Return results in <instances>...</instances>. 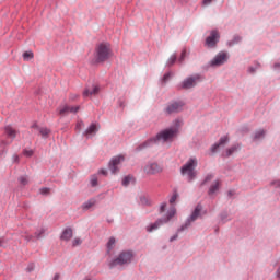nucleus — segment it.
Here are the masks:
<instances>
[{
  "mask_svg": "<svg viewBox=\"0 0 280 280\" xmlns=\"http://www.w3.org/2000/svg\"><path fill=\"white\" fill-rule=\"evenodd\" d=\"M180 119H175L174 127L163 129L162 131L158 132L154 137L147 139L144 142L136 147L135 152H141L148 148H152V145L159 143V141H164L165 143H167V141H172V139L178 137Z\"/></svg>",
  "mask_w": 280,
  "mask_h": 280,
  "instance_id": "1",
  "label": "nucleus"
},
{
  "mask_svg": "<svg viewBox=\"0 0 280 280\" xmlns=\"http://www.w3.org/2000/svg\"><path fill=\"white\" fill-rule=\"evenodd\" d=\"M113 57V49H110L109 43H100L95 47L94 60L93 65H102L106 62V60H110Z\"/></svg>",
  "mask_w": 280,
  "mask_h": 280,
  "instance_id": "2",
  "label": "nucleus"
},
{
  "mask_svg": "<svg viewBox=\"0 0 280 280\" xmlns=\"http://www.w3.org/2000/svg\"><path fill=\"white\" fill-rule=\"evenodd\" d=\"M135 260V252L128 249L119 253L118 257L112 259L108 264L109 268H116V266H130V262Z\"/></svg>",
  "mask_w": 280,
  "mask_h": 280,
  "instance_id": "3",
  "label": "nucleus"
},
{
  "mask_svg": "<svg viewBox=\"0 0 280 280\" xmlns=\"http://www.w3.org/2000/svg\"><path fill=\"white\" fill-rule=\"evenodd\" d=\"M203 215H207V210H202V203L199 202L195 207L194 211L187 218L185 223L180 225V228L177 230V233H183L186 229H189L191 226V222H196L198 218H202Z\"/></svg>",
  "mask_w": 280,
  "mask_h": 280,
  "instance_id": "4",
  "label": "nucleus"
},
{
  "mask_svg": "<svg viewBox=\"0 0 280 280\" xmlns=\"http://www.w3.org/2000/svg\"><path fill=\"white\" fill-rule=\"evenodd\" d=\"M196 167H198V161L194 158H190L187 163H185L180 167V174L185 176L187 174L188 183H194L196 180V177L198 176V173L196 172Z\"/></svg>",
  "mask_w": 280,
  "mask_h": 280,
  "instance_id": "5",
  "label": "nucleus"
},
{
  "mask_svg": "<svg viewBox=\"0 0 280 280\" xmlns=\"http://www.w3.org/2000/svg\"><path fill=\"white\" fill-rule=\"evenodd\" d=\"M185 108V101L173 100L166 104L163 109L164 115H178V113H183Z\"/></svg>",
  "mask_w": 280,
  "mask_h": 280,
  "instance_id": "6",
  "label": "nucleus"
},
{
  "mask_svg": "<svg viewBox=\"0 0 280 280\" xmlns=\"http://www.w3.org/2000/svg\"><path fill=\"white\" fill-rule=\"evenodd\" d=\"M202 80H205V75L202 74H195V75L188 77L180 83L178 89H183L184 91L194 89V86H196L198 82H202Z\"/></svg>",
  "mask_w": 280,
  "mask_h": 280,
  "instance_id": "7",
  "label": "nucleus"
},
{
  "mask_svg": "<svg viewBox=\"0 0 280 280\" xmlns=\"http://www.w3.org/2000/svg\"><path fill=\"white\" fill-rule=\"evenodd\" d=\"M125 161L126 156H124L122 154L112 158L108 162V170L112 172V174H119V165H121V163H124Z\"/></svg>",
  "mask_w": 280,
  "mask_h": 280,
  "instance_id": "8",
  "label": "nucleus"
},
{
  "mask_svg": "<svg viewBox=\"0 0 280 280\" xmlns=\"http://www.w3.org/2000/svg\"><path fill=\"white\" fill-rule=\"evenodd\" d=\"M219 43H220V32L218 30H212L210 32V35L206 38L205 47H208L209 49H213L218 47Z\"/></svg>",
  "mask_w": 280,
  "mask_h": 280,
  "instance_id": "9",
  "label": "nucleus"
},
{
  "mask_svg": "<svg viewBox=\"0 0 280 280\" xmlns=\"http://www.w3.org/2000/svg\"><path fill=\"white\" fill-rule=\"evenodd\" d=\"M144 172L145 174H148L149 176H154L156 174H161V172H163V166H161L159 163L156 162H152L149 163L144 166Z\"/></svg>",
  "mask_w": 280,
  "mask_h": 280,
  "instance_id": "10",
  "label": "nucleus"
},
{
  "mask_svg": "<svg viewBox=\"0 0 280 280\" xmlns=\"http://www.w3.org/2000/svg\"><path fill=\"white\" fill-rule=\"evenodd\" d=\"M229 60V55L225 51H220L211 61L210 67H222Z\"/></svg>",
  "mask_w": 280,
  "mask_h": 280,
  "instance_id": "11",
  "label": "nucleus"
},
{
  "mask_svg": "<svg viewBox=\"0 0 280 280\" xmlns=\"http://www.w3.org/2000/svg\"><path fill=\"white\" fill-rule=\"evenodd\" d=\"M229 140H230L229 136L221 137L218 142L211 145L210 148L211 154H215V152H218V150H220L222 145H226V143H229Z\"/></svg>",
  "mask_w": 280,
  "mask_h": 280,
  "instance_id": "12",
  "label": "nucleus"
},
{
  "mask_svg": "<svg viewBox=\"0 0 280 280\" xmlns=\"http://www.w3.org/2000/svg\"><path fill=\"white\" fill-rule=\"evenodd\" d=\"M242 150L241 143H235L232 147L228 148L224 153H222L223 159H229L235 154V152H240Z\"/></svg>",
  "mask_w": 280,
  "mask_h": 280,
  "instance_id": "13",
  "label": "nucleus"
},
{
  "mask_svg": "<svg viewBox=\"0 0 280 280\" xmlns=\"http://www.w3.org/2000/svg\"><path fill=\"white\" fill-rule=\"evenodd\" d=\"M73 237V229L70 226L66 228L60 235L61 242H69Z\"/></svg>",
  "mask_w": 280,
  "mask_h": 280,
  "instance_id": "14",
  "label": "nucleus"
},
{
  "mask_svg": "<svg viewBox=\"0 0 280 280\" xmlns=\"http://www.w3.org/2000/svg\"><path fill=\"white\" fill-rule=\"evenodd\" d=\"M130 183H131V185L137 184V178L132 174L126 175L121 180L122 187H128L130 185Z\"/></svg>",
  "mask_w": 280,
  "mask_h": 280,
  "instance_id": "15",
  "label": "nucleus"
},
{
  "mask_svg": "<svg viewBox=\"0 0 280 280\" xmlns=\"http://www.w3.org/2000/svg\"><path fill=\"white\" fill-rule=\"evenodd\" d=\"M165 222L162 219H158L154 223H150L147 226L148 233H152V231H156V229H160V226H163Z\"/></svg>",
  "mask_w": 280,
  "mask_h": 280,
  "instance_id": "16",
  "label": "nucleus"
},
{
  "mask_svg": "<svg viewBox=\"0 0 280 280\" xmlns=\"http://www.w3.org/2000/svg\"><path fill=\"white\" fill-rule=\"evenodd\" d=\"M98 128H97V125L95 124V122H92L91 125H90V128H88L84 132H83V135H84V137H91V135H97V132H98Z\"/></svg>",
  "mask_w": 280,
  "mask_h": 280,
  "instance_id": "17",
  "label": "nucleus"
},
{
  "mask_svg": "<svg viewBox=\"0 0 280 280\" xmlns=\"http://www.w3.org/2000/svg\"><path fill=\"white\" fill-rule=\"evenodd\" d=\"M217 191H220V179H217L209 188L208 196H213V194H217Z\"/></svg>",
  "mask_w": 280,
  "mask_h": 280,
  "instance_id": "18",
  "label": "nucleus"
},
{
  "mask_svg": "<svg viewBox=\"0 0 280 280\" xmlns=\"http://www.w3.org/2000/svg\"><path fill=\"white\" fill-rule=\"evenodd\" d=\"M178 60V56L176 55V52H174L173 55H171V57L168 58V60L166 61L165 67L167 69H172V67H174L176 65V61Z\"/></svg>",
  "mask_w": 280,
  "mask_h": 280,
  "instance_id": "19",
  "label": "nucleus"
},
{
  "mask_svg": "<svg viewBox=\"0 0 280 280\" xmlns=\"http://www.w3.org/2000/svg\"><path fill=\"white\" fill-rule=\"evenodd\" d=\"M4 132L10 139H16V130L12 126L4 127Z\"/></svg>",
  "mask_w": 280,
  "mask_h": 280,
  "instance_id": "20",
  "label": "nucleus"
},
{
  "mask_svg": "<svg viewBox=\"0 0 280 280\" xmlns=\"http://www.w3.org/2000/svg\"><path fill=\"white\" fill-rule=\"evenodd\" d=\"M100 93V86L95 85L93 90L85 89L83 91V97H90V95H97Z\"/></svg>",
  "mask_w": 280,
  "mask_h": 280,
  "instance_id": "21",
  "label": "nucleus"
},
{
  "mask_svg": "<svg viewBox=\"0 0 280 280\" xmlns=\"http://www.w3.org/2000/svg\"><path fill=\"white\" fill-rule=\"evenodd\" d=\"M174 215H176V208H172L171 210H168L166 213V218L161 219L163 220L164 224H167V222H170V220H172Z\"/></svg>",
  "mask_w": 280,
  "mask_h": 280,
  "instance_id": "22",
  "label": "nucleus"
},
{
  "mask_svg": "<svg viewBox=\"0 0 280 280\" xmlns=\"http://www.w3.org/2000/svg\"><path fill=\"white\" fill-rule=\"evenodd\" d=\"M97 200L95 199H90L88 201H85L83 205H82V209L83 211H89V209H91L92 207H95Z\"/></svg>",
  "mask_w": 280,
  "mask_h": 280,
  "instance_id": "23",
  "label": "nucleus"
},
{
  "mask_svg": "<svg viewBox=\"0 0 280 280\" xmlns=\"http://www.w3.org/2000/svg\"><path fill=\"white\" fill-rule=\"evenodd\" d=\"M39 135H42L43 139H49V136L51 135V129L47 127H40Z\"/></svg>",
  "mask_w": 280,
  "mask_h": 280,
  "instance_id": "24",
  "label": "nucleus"
},
{
  "mask_svg": "<svg viewBox=\"0 0 280 280\" xmlns=\"http://www.w3.org/2000/svg\"><path fill=\"white\" fill-rule=\"evenodd\" d=\"M264 137H266V130L260 129V130L255 132V135L253 137V141H259V139H264Z\"/></svg>",
  "mask_w": 280,
  "mask_h": 280,
  "instance_id": "25",
  "label": "nucleus"
},
{
  "mask_svg": "<svg viewBox=\"0 0 280 280\" xmlns=\"http://www.w3.org/2000/svg\"><path fill=\"white\" fill-rule=\"evenodd\" d=\"M237 43H242V36L234 35L232 40L228 42V47H233L234 45H237Z\"/></svg>",
  "mask_w": 280,
  "mask_h": 280,
  "instance_id": "26",
  "label": "nucleus"
},
{
  "mask_svg": "<svg viewBox=\"0 0 280 280\" xmlns=\"http://www.w3.org/2000/svg\"><path fill=\"white\" fill-rule=\"evenodd\" d=\"M115 242H116L115 237L110 236L106 244L107 253H110V250L115 248Z\"/></svg>",
  "mask_w": 280,
  "mask_h": 280,
  "instance_id": "27",
  "label": "nucleus"
},
{
  "mask_svg": "<svg viewBox=\"0 0 280 280\" xmlns=\"http://www.w3.org/2000/svg\"><path fill=\"white\" fill-rule=\"evenodd\" d=\"M185 58H187V48H183L180 56L177 59V62H179V65H183L185 62Z\"/></svg>",
  "mask_w": 280,
  "mask_h": 280,
  "instance_id": "28",
  "label": "nucleus"
},
{
  "mask_svg": "<svg viewBox=\"0 0 280 280\" xmlns=\"http://www.w3.org/2000/svg\"><path fill=\"white\" fill-rule=\"evenodd\" d=\"M176 200H178V189L174 188L173 195L170 198L168 202H170V205H174V202H176Z\"/></svg>",
  "mask_w": 280,
  "mask_h": 280,
  "instance_id": "29",
  "label": "nucleus"
},
{
  "mask_svg": "<svg viewBox=\"0 0 280 280\" xmlns=\"http://www.w3.org/2000/svg\"><path fill=\"white\" fill-rule=\"evenodd\" d=\"M140 202L141 205H143L144 207H152V201H150V198L145 197V196H141L140 197Z\"/></svg>",
  "mask_w": 280,
  "mask_h": 280,
  "instance_id": "30",
  "label": "nucleus"
},
{
  "mask_svg": "<svg viewBox=\"0 0 280 280\" xmlns=\"http://www.w3.org/2000/svg\"><path fill=\"white\" fill-rule=\"evenodd\" d=\"M257 69H261V63H259L258 61H255L254 66H250L248 68V73H255V71H257Z\"/></svg>",
  "mask_w": 280,
  "mask_h": 280,
  "instance_id": "31",
  "label": "nucleus"
},
{
  "mask_svg": "<svg viewBox=\"0 0 280 280\" xmlns=\"http://www.w3.org/2000/svg\"><path fill=\"white\" fill-rule=\"evenodd\" d=\"M58 115H60V117H65L66 115H69V105H65L63 107H61L58 110Z\"/></svg>",
  "mask_w": 280,
  "mask_h": 280,
  "instance_id": "32",
  "label": "nucleus"
},
{
  "mask_svg": "<svg viewBox=\"0 0 280 280\" xmlns=\"http://www.w3.org/2000/svg\"><path fill=\"white\" fill-rule=\"evenodd\" d=\"M23 60H32L34 58V52L32 50L23 52Z\"/></svg>",
  "mask_w": 280,
  "mask_h": 280,
  "instance_id": "33",
  "label": "nucleus"
},
{
  "mask_svg": "<svg viewBox=\"0 0 280 280\" xmlns=\"http://www.w3.org/2000/svg\"><path fill=\"white\" fill-rule=\"evenodd\" d=\"M39 194H42V196H49L51 194V188L43 187L39 189Z\"/></svg>",
  "mask_w": 280,
  "mask_h": 280,
  "instance_id": "34",
  "label": "nucleus"
},
{
  "mask_svg": "<svg viewBox=\"0 0 280 280\" xmlns=\"http://www.w3.org/2000/svg\"><path fill=\"white\" fill-rule=\"evenodd\" d=\"M171 78H172V72H166V73L162 77V84H167V82L170 81Z\"/></svg>",
  "mask_w": 280,
  "mask_h": 280,
  "instance_id": "35",
  "label": "nucleus"
},
{
  "mask_svg": "<svg viewBox=\"0 0 280 280\" xmlns=\"http://www.w3.org/2000/svg\"><path fill=\"white\" fill-rule=\"evenodd\" d=\"M90 184H91V187H97L98 185L97 175L94 174L91 176Z\"/></svg>",
  "mask_w": 280,
  "mask_h": 280,
  "instance_id": "36",
  "label": "nucleus"
},
{
  "mask_svg": "<svg viewBox=\"0 0 280 280\" xmlns=\"http://www.w3.org/2000/svg\"><path fill=\"white\" fill-rule=\"evenodd\" d=\"M18 180L22 187H25L30 183L26 176H20Z\"/></svg>",
  "mask_w": 280,
  "mask_h": 280,
  "instance_id": "37",
  "label": "nucleus"
},
{
  "mask_svg": "<svg viewBox=\"0 0 280 280\" xmlns=\"http://www.w3.org/2000/svg\"><path fill=\"white\" fill-rule=\"evenodd\" d=\"M210 180H213V175L212 174H208L205 179L201 182V186L202 185H207V183H209Z\"/></svg>",
  "mask_w": 280,
  "mask_h": 280,
  "instance_id": "38",
  "label": "nucleus"
},
{
  "mask_svg": "<svg viewBox=\"0 0 280 280\" xmlns=\"http://www.w3.org/2000/svg\"><path fill=\"white\" fill-rule=\"evenodd\" d=\"M23 154H24V156H27L30 159V158L34 156V151L24 149Z\"/></svg>",
  "mask_w": 280,
  "mask_h": 280,
  "instance_id": "39",
  "label": "nucleus"
},
{
  "mask_svg": "<svg viewBox=\"0 0 280 280\" xmlns=\"http://www.w3.org/2000/svg\"><path fill=\"white\" fill-rule=\"evenodd\" d=\"M79 110H80V105L69 106V113H73L75 115V113H79Z\"/></svg>",
  "mask_w": 280,
  "mask_h": 280,
  "instance_id": "40",
  "label": "nucleus"
},
{
  "mask_svg": "<svg viewBox=\"0 0 280 280\" xmlns=\"http://www.w3.org/2000/svg\"><path fill=\"white\" fill-rule=\"evenodd\" d=\"M270 186L275 187L276 189H279L280 188V179L270 182Z\"/></svg>",
  "mask_w": 280,
  "mask_h": 280,
  "instance_id": "41",
  "label": "nucleus"
},
{
  "mask_svg": "<svg viewBox=\"0 0 280 280\" xmlns=\"http://www.w3.org/2000/svg\"><path fill=\"white\" fill-rule=\"evenodd\" d=\"M35 268L36 266L34 265V262H30L26 267V272H34Z\"/></svg>",
  "mask_w": 280,
  "mask_h": 280,
  "instance_id": "42",
  "label": "nucleus"
},
{
  "mask_svg": "<svg viewBox=\"0 0 280 280\" xmlns=\"http://www.w3.org/2000/svg\"><path fill=\"white\" fill-rule=\"evenodd\" d=\"M220 218L222 222H226V218H229V212L226 211L221 212Z\"/></svg>",
  "mask_w": 280,
  "mask_h": 280,
  "instance_id": "43",
  "label": "nucleus"
},
{
  "mask_svg": "<svg viewBox=\"0 0 280 280\" xmlns=\"http://www.w3.org/2000/svg\"><path fill=\"white\" fill-rule=\"evenodd\" d=\"M167 209V202H163L161 206H160V213H165Z\"/></svg>",
  "mask_w": 280,
  "mask_h": 280,
  "instance_id": "44",
  "label": "nucleus"
},
{
  "mask_svg": "<svg viewBox=\"0 0 280 280\" xmlns=\"http://www.w3.org/2000/svg\"><path fill=\"white\" fill-rule=\"evenodd\" d=\"M80 244H82V240L81 238H74L72 241L73 248H75V246H80Z\"/></svg>",
  "mask_w": 280,
  "mask_h": 280,
  "instance_id": "45",
  "label": "nucleus"
},
{
  "mask_svg": "<svg viewBox=\"0 0 280 280\" xmlns=\"http://www.w3.org/2000/svg\"><path fill=\"white\" fill-rule=\"evenodd\" d=\"M213 1H215V0H202V5H205V7L211 5Z\"/></svg>",
  "mask_w": 280,
  "mask_h": 280,
  "instance_id": "46",
  "label": "nucleus"
},
{
  "mask_svg": "<svg viewBox=\"0 0 280 280\" xmlns=\"http://www.w3.org/2000/svg\"><path fill=\"white\" fill-rule=\"evenodd\" d=\"M98 174H101L102 176H108V171L101 168L98 170Z\"/></svg>",
  "mask_w": 280,
  "mask_h": 280,
  "instance_id": "47",
  "label": "nucleus"
},
{
  "mask_svg": "<svg viewBox=\"0 0 280 280\" xmlns=\"http://www.w3.org/2000/svg\"><path fill=\"white\" fill-rule=\"evenodd\" d=\"M31 128H33L34 130H40V127L38 126V122H37V121L33 122V125L31 126Z\"/></svg>",
  "mask_w": 280,
  "mask_h": 280,
  "instance_id": "48",
  "label": "nucleus"
},
{
  "mask_svg": "<svg viewBox=\"0 0 280 280\" xmlns=\"http://www.w3.org/2000/svg\"><path fill=\"white\" fill-rule=\"evenodd\" d=\"M118 105H119L120 108H125V106H126L125 101L119 98L118 100Z\"/></svg>",
  "mask_w": 280,
  "mask_h": 280,
  "instance_id": "49",
  "label": "nucleus"
},
{
  "mask_svg": "<svg viewBox=\"0 0 280 280\" xmlns=\"http://www.w3.org/2000/svg\"><path fill=\"white\" fill-rule=\"evenodd\" d=\"M175 2L184 5V3H189V0H175Z\"/></svg>",
  "mask_w": 280,
  "mask_h": 280,
  "instance_id": "50",
  "label": "nucleus"
},
{
  "mask_svg": "<svg viewBox=\"0 0 280 280\" xmlns=\"http://www.w3.org/2000/svg\"><path fill=\"white\" fill-rule=\"evenodd\" d=\"M178 240V234H174L171 238H170V242H174Z\"/></svg>",
  "mask_w": 280,
  "mask_h": 280,
  "instance_id": "51",
  "label": "nucleus"
},
{
  "mask_svg": "<svg viewBox=\"0 0 280 280\" xmlns=\"http://www.w3.org/2000/svg\"><path fill=\"white\" fill-rule=\"evenodd\" d=\"M228 196H229V198H231L232 196H235V192L233 190H229Z\"/></svg>",
  "mask_w": 280,
  "mask_h": 280,
  "instance_id": "52",
  "label": "nucleus"
},
{
  "mask_svg": "<svg viewBox=\"0 0 280 280\" xmlns=\"http://www.w3.org/2000/svg\"><path fill=\"white\" fill-rule=\"evenodd\" d=\"M52 280H60V273H55Z\"/></svg>",
  "mask_w": 280,
  "mask_h": 280,
  "instance_id": "53",
  "label": "nucleus"
},
{
  "mask_svg": "<svg viewBox=\"0 0 280 280\" xmlns=\"http://www.w3.org/2000/svg\"><path fill=\"white\" fill-rule=\"evenodd\" d=\"M273 69H280V62L273 63Z\"/></svg>",
  "mask_w": 280,
  "mask_h": 280,
  "instance_id": "54",
  "label": "nucleus"
},
{
  "mask_svg": "<svg viewBox=\"0 0 280 280\" xmlns=\"http://www.w3.org/2000/svg\"><path fill=\"white\" fill-rule=\"evenodd\" d=\"M43 233H45V231H40L39 233H35L37 240L40 237V235H43Z\"/></svg>",
  "mask_w": 280,
  "mask_h": 280,
  "instance_id": "55",
  "label": "nucleus"
},
{
  "mask_svg": "<svg viewBox=\"0 0 280 280\" xmlns=\"http://www.w3.org/2000/svg\"><path fill=\"white\" fill-rule=\"evenodd\" d=\"M4 243H5V238L0 237V247L3 246Z\"/></svg>",
  "mask_w": 280,
  "mask_h": 280,
  "instance_id": "56",
  "label": "nucleus"
},
{
  "mask_svg": "<svg viewBox=\"0 0 280 280\" xmlns=\"http://www.w3.org/2000/svg\"><path fill=\"white\" fill-rule=\"evenodd\" d=\"M276 275H277V278L280 279V266L278 267Z\"/></svg>",
  "mask_w": 280,
  "mask_h": 280,
  "instance_id": "57",
  "label": "nucleus"
},
{
  "mask_svg": "<svg viewBox=\"0 0 280 280\" xmlns=\"http://www.w3.org/2000/svg\"><path fill=\"white\" fill-rule=\"evenodd\" d=\"M1 143H2V145H8V141H5V140H2Z\"/></svg>",
  "mask_w": 280,
  "mask_h": 280,
  "instance_id": "58",
  "label": "nucleus"
},
{
  "mask_svg": "<svg viewBox=\"0 0 280 280\" xmlns=\"http://www.w3.org/2000/svg\"><path fill=\"white\" fill-rule=\"evenodd\" d=\"M25 238L27 240V242H30L32 240V235L26 236Z\"/></svg>",
  "mask_w": 280,
  "mask_h": 280,
  "instance_id": "59",
  "label": "nucleus"
},
{
  "mask_svg": "<svg viewBox=\"0 0 280 280\" xmlns=\"http://www.w3.org/2000/svg\"><path fill=\"white\" fill-rule=\"evenodd\" d=\"M80 126H82V124H81V122H78V124H77V128L80 129Z\"/></svg>",
  "mask_w": 280,
  "mask_h": 280,
  "instance_id": "60",
  "label": "nucleus"
},
{
  "mask_svg": "<svg viewBox=\"0 0 280 280\" xmlns=\"http://www.w3.org/2000/svg\"><path fill=\"white\" fill-rule=\"evenodd\" d=\"M15 162L19 163V155H15Z\"/></svg>",
  "mask_w": 280,
  "mask_h": 280,
  "instance_id": "61",
  "label": "nucleus"
},
{
  "mask_svg": "<svg viewBox=\"0 0 280 280\" xmlns=\"http://www.w3.org/2000/svg\"><path fill=\"white\" fill-rule=\"evenodd\" d=\"M219 229L215 230V233H218Z\"/></svg>",
  "mask_w": 280,
  "mask_h": 280,
  "instance_id": "62",
  "label": "nucleus"
}]
</instances>
